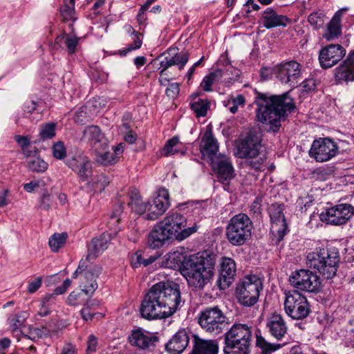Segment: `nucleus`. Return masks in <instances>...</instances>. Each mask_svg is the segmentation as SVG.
Here are the masks:
<instances>
[{"label": "nucleus", "mask_w": 354, "mask_h": 354, "mask_svg": "<svg viewBox=\"0 0 354 354\" xmlns=\"http://www.w3.org/2000/svg\"><path fill=\"white\" fill-rule=\"evenodd\" d=\"M37 107V102L32 100H26L24 104V111L28 113H32Z\"/></svg>", "instance_id": "e2e57ef3"}, {"label": "nucleus", "mask_w": 354, "mask_h": 354, "mask_svg": "<svg viewBox=\"0 0 354 354\" xmlns=\"http://www.w3.org/2000/svg\"><path fill=\"white\" fill-rule=\"evenodd\" d=\"M194 344L191 354H217L218 346L215 341L203 340L193 335Z\"/></svg>", "instance_id": "2f4dec72"}, {"label": "nucleus", "mask_w": 354, "mask_h": 354, "mask_svg": "<svg viewBox=\"0 0 354 354\" xmlns=\"http://www.w3.org/2000/svg\"><path fill=\"white\" fill-rule=\"evenodd\" d=\"M129 196V202L128 205L131 210L140 215L148 212L145 218L149 221L156 220L170 206L169 194L165 188L158 189L152 203L150 202H143L138 191L136 189L131 190Z\"/></svg>", "instance_id": "39448f33"}, {"label": "nucleus", "mask_w": 354, "mask_h": 354, "mask_svg": "<svg viewBox=\"0 0 354 354\" xmlns=\"http://www.w3.org/2000/svg\"><path fill=\"white\" fill-rule=\"evenodd\" d=\"M52 202L51 196L47 192H45L41 198L39 207L41 209L48 211L51 207Z\"/></svg>", "instance_id": "6e6d98bb"}, {"label": "nucleus", "mask_w": 354, "mask_h": 354, "mask_svg": "<svg viewBox=\"0 0 354 354\" xmlns=\"http://www.w3.org/2000/svg\"><path fill=\"white\" fill-rule=\"evenodd\" d=\"M308 21L315 29H319L324 24L325 15L320 10L314 12L308 16Z\"/></svg>", "instance_id": "a18cd8bd"}, {"label": "nucleus", "mask_w": 354, "mask_h": 354, "mask_svg": "<svg viewBox=\"0 0 354 354\" xmlns=\"http://www.w3.org/2000/svg\"><path fill=\"white\" fill-rule=\"evenodd\" d=\"M312 352L308 350V352L304 351L299 346H294L290 350V354H311Z\"/></svg>", "instance_id": "774afa93"}, {"label": "nucleus", "mask_w": 354, "mask_h": 354, "mask_svg": "<svg viewBox=\"0 0 354 354\" xmlns=\"http://www.w3.org/2000/svg\"><path fill=\"white\" fill-rule=\"evenodd\" d=\"M266 326L270 335L277 340L281 339L288 331L283 317L279 314H273L268 318Z\"/></svg>", "instance_id": "a878e982"}, {"label": "nucleus", "mask_w": 354, "mask_h": 354, "mask_svg": "<svg viewBox=\"0 0 354 354\" xmlns=\"http://www.w3.org/2000/svg\"><path fill=\"white\" fill-rule=\"evenodd\" d=\"M27 168L32 172H44L48 169V163L40 157L32 156L27 161Z\"/></svg>", "instance_id": "4c0bfd02"}, {"label": "nucleus", "mask_w": 354, "mask_h": 354, "mask_svg": "<svg viewBox=\"0 0 354 354\" xmlns=\"http://www.w3.org/2000/svg\"><path fill=\"white\" fill-rule=\"evenodd\" d=\"M14 139L19 145L23 154L26 157H30L31 151L28 149V147H30L31 142L29 136L16 135Z\"/></svg>", "instance_id": "de8ad7c7"}, {"label": "nucleus", "mask_w": 354, "mask_h": 354, "mask_svg": "<svg viewBox=\"0 0 354 354\" xmlns=\"http://www.w3.org/2000/svg\"><path fill=\"white\" fill-rule=\"evenodd\" d=\"M268 211L271 221L270 232L273 236L272 241L278 244L288 232V224L283 214V205L272 204Z\"/></svg>", "instance_id": "4468645a"}, {"label": "nucleus", "mask_w": 354, "mask_h": 354, "mask_svg": "<svg viewBox=\"0 0 354 354\" xmlns=\"http://www.w3.org/2000/svg\"><path fill=\"white\" fill-rule=\"evenodd\" d=\"M68 234L66 232L55 233L52 235L48 241L49 247L54 252H57L59 248L65 244Z\"/></svg>", "instance_id": "58836bf2"}, {"label": "nucleus", "mask_w": 354, "mask_h": 354, "mask_svg": "<svg viewBox=\"0 0 354 354\" xmlns=\"http://www.w3.org/2000/svg\"><path fill=\"white\" fill-rule=\"evenodd\" d=\"M145 259L142 257V254L138 252L135 253V256L133 257L131 260V265L133 268H138L141 265L144 266Z\"/></svg>", "instance_id": "0e129e2a"}, {"label": "nucleus", "mask_w": 354, "mask_h": 354, "mask_svg": "<svg viewBox=\"0 0 354 354\" xmlns=\"http://www.w3.org/2000/svg\"><path fill=\"white\" fill-rule=\"evenodd\" d=\"M52 151L53 157L62 160L66 156V149L62 141H58L53 145Z\"/></svg>", "instance_id": "603ef678"}, {"label": "nucleus", "mask_w": 354, "mask_h": 354, "mask_svg": "<svg viewBox=\"0 0 354 354\" xmlns=\"http://www.w3.org/2000/svg\"><path fill=\"white\" fill-rule=\"evenodd\" d=\"M254 102L257 105V118L262 123H268V131L277 133L281 127V120H284L288 113L292 112L295 104L290 96V91L281 95H270L256 92Z\"/></svg>", "instance_id": "7ed1b4c3"}, {"label": "nucleus", "mask_w": 354, "mask_h": 354, "mask_svg": "<svg viewBox=\"0 0 354 354\" xmlns=\"http://www.w3.org/2000/svg\"><path fill=\"white\" fill-rule=\"evenodd\" d=\"M262 24L267 29L277 26H286L290 21V19L281 15H278L272 8H267L262 14Z\"/></svg>", "instance_id": "c85d7f7f"}, {"label": "nucleus", "mask_w": 354, "mask_h": 354, "mask_svg": "<svg viewBox=\"0 0 354 354\" xmlns=\"http://www.w3.org/2000/svg\"><path fill=\"white\" fill-rule=\"evenodd\" d=\"M262 290L263 285L260 278L257 275H248L236 284L235 295L241 305L252 307L259 301Z\"/></svg>", "instance_id": "6e6552de"}, {"label": "nucleus", "mask_w": 354, "mask_h": 354, "mask_svg": "<svg viewBox=\"0 0 354 354\" xmlns=\"http://www.w3.org/2000/svg\"><path fill=\"white\" fill-rule=\"evenodd\" d=\"M77 349L75 345L71 343L66 344L62 348L61 354H76Z\"/></svg>", "instance_id": "69168bd1"}, {"label": "nucleus", "mask_w": 354, "mask_h": 354, "mask_svg": "<svg viewBox=\"0 0 354 354\" xmlns=\"http://www.w3.org/2000/svg\"><path fill=\"white\" fill-rule=\"evenodd\" d=\"M104 251L97 245L93 240L88 247V252L86 258L82 260H86V263H88L90 261L95 259L102 252Z\"/></svg>", "instance_id": "8fccbe9b"}, {"label": "nucleus", "mask_w": 354, "mask_h": 354, "mask_svg": "<svg viewBox=\"0 0 354 354\" xmlns=\"http://www.w3.org/2000/svg\"><path fill=\"white\" fill-rule=\"evenodd\" d=\"M290 284L296 290L317 293L320 291L321 281L319 277L309 270L301 269L293 272L289 277Z\"/></svg>", "instance_id": "f8f14e48"}, {"label": "nucleus", "mask_w": 354, "mask_h": 354, "mask_svg": "<svg viewBox=\"0 0 354 354\" xmlns=\"http://www.w3.org/2000/svg\"><path fill=\"white\" fill-rule=\"evenodd\" d=\"M256 346L261 349V354H270L281 347L280 344H272L267 342L258 330L256 333Z\"/></svg>", "instance_id": "72a5a7b5"}, {"label": "nucleus", "mask_w": 354, "mask_h": 354, "mask_svg": "<svg viewBox=\"0 0 354 354\" xmlns=\"http://www.w3.org/2000/svg\"><path fill=\"white\" fill-rule=\"evenodd\" d=\"M245 97L243 95H238L236 97L232 99V101H229V104H234L236 106H243L245 104Z\"/></svg>", "instance_id": "338daca9"}, {"label": "nucleus", "mask_w": 354, "mask_h": 354, "mask_svg": "<svg viewBox=\"0 0 354 354\" xmlns=\"http://www.w3.org/2000/svg\"><path fill=\"white\" fill-rule=\"evenodd\" d=\"M175 251L168 254L167 260L173 263H180V271L186 279L189 286L203 289L209 283L214 274L216 257L212 253L203 251L196 255L183 257Z\"/></svg>", "instance_id": "f03ea898"}, {"label": "nucleus", "mask_w": 354, "mask_h": 354, "mask_svg": "<svg viewBox=\"0 0 354 354\" xmlns=\"http://www.w3.org/2000/svg\"><path fill=\"white\" fill-rule=\"evenodd\" d=\"M189 58L188 51L184 50L178 52L177 48H169L165 53L158 57L160 61L159 72L160 76L167 75L166 71L173 66H177L178 69L181 71L184 68Z\"/></svg>", "instance_id": "dca6fc26"}, {"label": "nucleus", "mask_w": 354, "mask_h": 354, "mask_svg": "<svg viewBox=\"0 0 354 354\" xmlns=\"http://www.w3.org/2000/svg\"><path fill=\"white\" fill-rule=\"evenodd\" d=\"M198 324L205 332L217 335L227 328L230 322L223 311L215 306L207 308L201 312Z\"/></svg>", "instance_id": "1a4fd4ad"}, {"label": "nucleus", "mask_w": 354, "mask_h": 354, "mask_svg": "<svg viewBox=\"0 0 354 354\" xmlns=\"http://www.w3.org/2000/svg\"><path fill=\"white\" fill-rule=\"evenodd\" d=\"M185 217L178 212H169L154 225L148 234L147 245L151 249H158L169 241L176 239L183 241L196 232L197 226L185 228Z\"/></svg>", "instance_id": "20e7f679"}, {"label": "nucleus", "mask_w": 354, "mask_h": 354, "mask_svg": "<svg viewBox=\"0 0 354 354\" xmlns=\"http://www.w3.org/2000/svg\"><path fill=\"white\" fill-rule=\"evenodd\" d=\"M339 261V255L338 251L333 248L331 249V254L322 263V268H317V270L326 279H332L337 272L338 263Z\"/></svg>", "instance_id": "c756f323"}, {"label": "nucleus", "mask_w": 354, "mask_h": 354, "mask_svg": "<svg viewBox=\"0 0 354 354\" xmlns=\"http://www.w3.org/2000/svg\"><path fill=\"white\" fill-rule=\"evenodd\" d=\"M346 55V50L340 44H330L322 48L319 54L320 66L328 68L337 64Z\"/></svg>", "instance_id": "aec40b11"}, {"label": "nucleus", "mask_w": 354, "mask_h": 354, "mask_svg": "<svg viewBox=\"0 0 354 354\" xmlns=\"http://www.w3.org/2000/svg\"><path fill=\"white\" fill-rule=\"evenodd\" d=\"M94 153L95 154V160L96 162L103 166L114 165L119 160L118 156L111 152L106 151V150Z\"/></svg>", "instance_id": "e433bc0d"}, {"label": "nucleus", "mask_w": 354, "mask_h": 354, "mask_svg": "<svg viewBox=\"0 0 354 354\" xmlns=\"http://www.w3.org/2000/svg\"><path fill=\"white\" fill-rule=\"evenodd\" d=\"M335 77L340 84L354 81V50L351 51L346 59L335 68Z\"/></svg>", "instance_id": "393cba45"}, {"label": "nucleus", "mask_w": 354, "mask_h": 354, "mask_svg": "<svg viewBox=\"0 0 354 354\" xmlns=\"http://www.w3.org/2000/svg\"><path fill=\"white\" fill-rule=\"evenodd\" d=\"M78 41L79 38L76 36L71 37L68 34L64 33L56 37L55 44L61 46L62 44H64L68 53L71 55L75 52Z\"/></svg>", "instance_id": "f704fd0d"}, {"label": "nucleus", "mask_w": 354, "mask_h": 354, "mask_svg": "<svg viewBox=\"0 0 354 354\" xmlns=\"http://www.w3.org/2000/svg\"><path fill=\"white\" fill-rule=\"evenodd\" d=\"M331 254V249L328 248H319L315 251L309 252L306 256L307 266L314 269L322 268V263Z\"/></svg>", "instance_id": "7c9ffc66"}, {"label": "nucleus", "mask_w": 354, "mask_h": 354, "mask_svg": "<svg viewBox=\"0 0 354 354\" xmlns=\"http://www.w3.org/2000/svg\"><path fill=\"white\" fill-rule=\"evenodd\" d=\"M128 339L132 346L147 351H152L159 342L158 336L141 328L133 330Z\"/></svg>", "instance_id": "5701e85b"}, {"label": "nucleus", "mask_w": 354, "mask_h": 354, "mask_svg": "<svg viewBox=\"0 0 354 354\" xmlns=\"http://www.w3.org/2000/svg\"><path fill=\"white\" fill-rule=\"evenodd\" d=\"M129 28L133 30V34L134 35L133 43L129 44L126 49L122 50V54L124 55H127L128 53L131 52L133 50L140 48L142 44V39L140 38L141 34L136 32L131 26H129Z\"/></svg>", "instance_id": "864d4df0"}, {"label": "nucleus", "mask_w": 354, "mask_h": 354, "mask_svg": "<svg viewBox=\"0 0 354 354\" xmlns=\"http://www.w3.org/2000/svg\"><path fill=\"white\" fill-rule=\"evenodd\" d=\"M98 265L90 266L86 260H81L78 268L73 274V278H79L80 288L86 295H92L98 287L97 279L102 272Z\"/></svg>", "instance_id": "9d476101"}, {"label": "nucleus", "mask_w": 354, "mask_h": 354, "mask_svg": "<svg viewBox=\"0 0 354 354\" xmlns=\"http://www.w3.org/2000/svg\"><path fill=\"white\" fill-rule=\"evenodd\" d=\"M285 295L284 309L290 317L303 319L309 315L311 310L306 296L298 291H288Z\"/></svg>", "instance_id": "9b49d317"}, {"label": "nucleus", "mask_w": 354, "mask_h": 354, "mask_svg": "<svg viewBox=\"0 0 354 354\" xmlns=\"http://www.w3.org/2000/svg\"><path fill=\"white\" fill-rule=\"evenodd\" d=\"M88 181L95 189H98L100 192L104 191L110 183L108 177L103 174L97 175L94 178H91Z\"/></svg>", "instance_id": "c03bdc74"}, {"label": "nucleus", "mask_w": 354, "mask_h": 354, "mask_svg": "<svg viewBox=\"0 0 354 354\" xmlns=\"http://www.w3.org/2000/svg\"><path fill=\"white\" fill-rule=\"evenodd\" d=\"M211 166L217 175L218 180L223 184L228 185L235 177V170L231 158L225 154L219 153L213 158Z\"/></svg>", "instance_id": "a211bd4d"}, {"label": "nucleus", "mask_w": 354, "mask_h": 354, "mask_svg": "<svg viewBox=\"0 0 354 354\" xmlns=\"http://www.w3.org/2000/svg\"><path fill=\"white\" fill-rule=\"evenodd\" d=\"M235 273V261L231 258L223 257L221 263L219 277L217 280L220 289L225 290L232 283Z\"/></svg>", "instance_id": "b1692460"}, {"label": "nucleus", "mask_w": 354, "mask_h": 354, "mask_svg": "<svg viewBox=\"0 0 354 354\" xmlns=\"http://www.w3.org/2000/svg\"><path fill=\"white\" fill-rule=\"evenodd\" d=\"M97 345V338L93 335H90L87 341V348L88 352H95Z\"/></svg>", "instance_id": "052dcab7"}, {"label": "nucleus", "mask_w": 354, "mask_h": 354, "mask_svg": "<svg viewBox=\"0 0 354 354\" xmlns=\"http://www.w3.org/2000/svg\"><path fill=\"white\" fill-rule=\"evenodd\" d=\"M252 339V327L245 324H234L224 335L225 354H250Z\"/></svg>", "instance_id": "423d86ee"}, {"label": "nucleus", "mask_w": 354, "mask_h": 354, "mask_svg": "<svg viewBox=\"0 0 354 354\" xmlns=\"http://www.w3.org/2000/svg\"><path fill=\"white\" fill-rule=\"evenodd\" d=\"M57 124L55 122H47L40 125L39 137L41 140H46L53 138L56 135Z\"/></svg>", "instance_id": "ea45409f"}, {"label": "nucleus", "mask_w": 354, "mask_h": 354, "mask_svg": "<svg viewBox=\"0 0 354 354\" xmlns=\"http://www.w3.org/2000/svg\"><path fill=\"white\" fill-rule=\"evenodd\" d=\"M57 333L56 330H50L46 326L41 328H30L28 338L35 340V339L46 338L48 337H52Z\"/></svg>", "instance_id": "a19ab883"}, {"label": "nucleus", "mask_w": 354, "mask_h": 354, "mask_svg": "<svg viewBox=\"0 0 354 354\" xmlns=\"http://www.w3.org/2000/svg\"><path fill=\"white\" fill-rule=\"evenodd\" d=\"M180 286L170 281H160L151 286L140 306L142 317L165 319L176 313L181 303Z\"/></svg>", "instance_id": "f257e3e1"}, {"label": "nucleus", "mask_w": 354, "mask_h": 354, "mask_svg": "<svg viewBox=\"0 0 354 354\" xmlns=\"http://www.w3.org/2000/svg\"><path fill=\"white\" fill-rule=\"evenodd\" d=\"M218 148V141L214 137L212 131L211 130L206 131L202 137L200 145V150L202 154L207 156L211 162L213 158L218 156L216 153Z\"/></svg>", "instance_id": "cd10ccee"}, {"label": "nucleus", "mask_w": 354, "mask_h": 354, "mask_svg": "<svg viewBox=\"0 0 354 354\" xmlns=\"http://www.w3.org/2000/svg\"><path fill=\"white\" fill-rule=\"evenodd\" d=\"M26 319L25 313L15 315L8 319L10 327L13 332L19 330Z\"/></svg>", "instance_id": "49530a36"}, {"label": "nucleus", "mask_w": 354, "mask_h": 354, "mask_svg": "<svg viewBox=\"0 0 354 354\" xmlns=\"http://www.w3.org/2000/svg\"><path fill=\"white\" fill-rule=\"evenodd\" d=\"M66 164L77 174L82 181H88L92 177V164L90 159L84 153L75 154L68 158Z\"/></svg>", "instance_id": "412c9836"}, {"label": "nucleus", "mask_w": 354, "mask_h": 354, "mask_svg": "<svg viewBox=\"0 0 354 354\" xmlns=\"http://www.w3.org/2000/svg\"><path fill=\"white\" fill-rule=\"evenodd\" d=\"M97 245H98L101 250L104 251L108 248L109 242L111 240L110 234L108 233H103L99 237H96L92 239Z\"/></svg>", "instance_id": "5fc2aeb1"}, {"label": "nucleus", "mask_w": 354, "mask_h": 354, "mask_svg": "<svg viewBox=\"0 0 354 354\" xmlns=\"http://www.w3.org/2000/svg\"><path fill=\"white\" fill-rule=\"evenodd\" d=\"M300 66V64L295 61L281 64L278 66L277 78L282 84L295 87L301 77Z\"/></svg>", "instance_id": "4be33fe9"}, {"label": "nucleus", "mask_w": 354, "mask_h": 354, "mask_svg": "<svg viewBox=\"0 0 354 354\" xmlns=\"http://www.w3.org/2000/svg\"><path fill=\"white\" fill-rule=\"evenodd\" d=\"M56 301L57 299H55V296L47 294L41 299V304L51 311V308L56 304Z\"/></svg>", "instance_id": "4d7b16f0"}, {"label": "nucleus", "mask_w": 354, "mask_h": 354, "mask_svg": "<svg viewBox=\"0 0 354 354\" xmlns=\"http://www.w3.org/2000/svg\"><path fill=\"white\" fill-rule=\"evenodd\" d=\"M192 97L193 101L189 104L196 116L198 118L206 116L207 110L210 107V102L207 99L198 98L197 95L193 94Z\"/></svg>", "instance_id": "473e14b6"}, {"label": "nucleus", "mask_w": 354, "mask_h": 354, "mask_svg": "<svg viewBox=\"0 0 354 354\" xmlns=\"http://www.w3.org/2000/svg\"><path fill=\"white\" fill-rule=\"evenodd\" d=\"M261 138L256 131H250L245 137L237 142V154L239 158H254L259 153L261 147Z\"/></svg>", "instance_id": "f3484780"}, {"label": "nucleus", "mask_w": 354, "mask_h": 354, "mask_svg": "<svg viewBox=\"0 0 354 354\" xmlns=\"http://www.w3.org/2000/svg\"><path fill=\"white\" fill-rule=\"evenodd\" d=\"M189 335L185 329L179 330L166 344L165 348L171 354H180L188 346Z\"/></svg>", "instance_id": "bb28decb"}, {"label": "nucleus", "mask_w": 354, "mask_h": 354, "mask_svg": "<svg viewBox=\"0 0 354 354\" xmlns=\"http://www.w3.org/2000/svg\"><path fill=\"white\" fill-rule=\"evenodd\" d=\"M337 144L329 138H319L313 142L309 150L310 157L317 162L328 161L333 158L337 152Z\"/></svg>", "instance_id": "2eb2a0df"}, {"label": "nucleus", "mask_w": 354, "mask_h": 354, "mask_svg": "<svg viewBox=\"0 0 354 354\" xmlns=\"http://www.w3.org/2000/svg\"><path fill=\"white\" fill-rule=\"evenodd\" d=\"M60 15L64 21H75V5H63L59 8Z\"/></svg>", "instance_id": "3c124183"}, {"label": "nucleus", "mask_w": 354, "mask_h": 354, "mask_svg": "<svg viewBox=\"0 0 354 354\" xmlns=\"http://www.w3.org/2000/svg\"><path fill=\"white\" fill-rule=\"evenodd\" d=\"M222 69H217L206 75L201 83V86L205 91H211L212 86L223 77Z\"/></svg>", "instance_id": "c9c22d12"}, {"label": "nucleus", "mask_w": 354, "mask_h": 354, "mask_svg": "<svg viewBox=\"0 0 354 354\" xmlns=\"http://www.w3.org/2000/svg\"><path fill=\"white\" fill-rule=\"evenodd\" d=\"M179 91V84L178 83H171L166 89V95L169 98H175L178 96Z\"/></svg>", "instance_id": "13d9d810"}, {"label": "nucleus", "mask_w": 354, "mask_h": 354, "mask_svg": "<svg viewBox=\"0 0 354 354\" xmlns=\"http://www.w3.org/2000/svg\"><path fill=\"white\" fill-rule=\"evenodd\" d=\"M354 216V207L351 204L342 203L327 208L319 214L320 220L327 224L342 225Z\"/></svg>", "instance_id": "ddd939ff"}, {"label": "nucleus", "mask_w": 354, "mask_h": 354, "mask_svg": "<svg viewBox=\"0 0 354 354\" xmlns=\"http://www.w3.org/2000/svg\"><path fill=\"white\" fill-rule=\"evenodd\" d=\"M82 317L86 320H91L94 316L96 315L94 313H92L91 309L88 306H84L80 311Z\"/></svg>", "instance_id": "680f3d73"}, {"label": "nucleus", "mask_w": 354, "mask_h": 354, "mask_svg": "<svg viewBox=\"0 0 354 354\" xmlns=\"http://www.w3.org/2000/svg\"><path fill=\"white\" fill-rule=\"evenodd\" d=\"M253 223L250 217L239 213L233 216L225 228L227 241L234 246H241L245 244L252 236Z\"/></svg>", "instance_id": "0eeeda50"}, {"label": "nucleus", "mask_w": 354, "mask_h": 354, "mask_svg": "<svg viewBox=\"0 0 354 354\" xmlns=\"http://www.w3.org/2000/svg\"><path fill=\"white\" fill-rule=\"evenodd\" d=\"M41 278L38 277L35 280L30 281L28 286V291L30 293L36 292L41 286Z\"/></svg>", "instance_id": "bf43d9fd"}, {"label": "nucleus", "mask_w": 354, "mask_h": 354, "mask_svg": "<svg viewBox=\"0 0 354 354\" xmlns=\"http://www.w3.org/2000/svg\"><path fill=\"white\" fill-rule=\"evenodd\" d=\"M179 145V138L178 136H174L172 138L169 139L167 141L162 151V154L164 156H169L171 155H174L180 152L178 149V145Z\"/></svg>", "instance_id": "79ce46f5"}, {"label": "nucleus", "mask_w": 354, "mask_h": 354, "mask_svg": "<svg viewBox=\"0 0 354 354\" xmlns=\"http://www.w3.org/2000/svg\"><path fill=\"white\" fill-rule=\"evenodd\" d=\"M336 18L337 17H334L329 23L328 32L324 35V37L328 41L332 40L341 35V27Z\"/></svg>", "instance_id": "37998d69"}, {"label": "nucleus", "mask_w": 354, "mask_h": 354, "mask_svg": "<svg viewBox=\"0 0 354 354\" xmlns=\"http://www.w3.org/2000/svg\"><path fill=\"white\" fill-rule=\"evenodd\" d=\"M81 140L86 143L93 153L106 150L109 147L108 139L100 127L95 125L88 126L84 129Z\"/></svg>", "instance_id": "6ab92c4d"}, {"label": "nucleus", "mask_w": 354, "mask_h": 354, "mask_svg": "<svg viewBox=\"0 0 354 354\" xmlns=\"http://www.w3.org/2000/svg\"><path fill=\"white\" fill-rule=\"evenodd\" d=\"M246 158L247 160L243 163L244 166L254 170H261L266 160L265 156H259V155L254 156V158Z\"/></svg>", "instance_id": "09e8293b"}]
</instances>
